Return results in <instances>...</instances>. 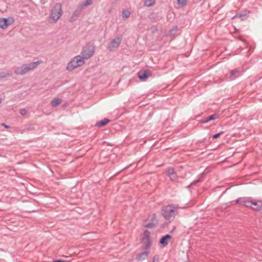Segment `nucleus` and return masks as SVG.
<instances>
[{"mask_svg": "<svg viewBox=\"0 0 262 262\" xmlns=\"http://www.w3.org/2000/svg\"><path fill=\"white\" fill-rule=\"evenodd\" d=\"M155 4V0H145L144 5L146 7H151Z\"/></svg>", "mask_w": 262, "mask_h": 262, "instance_id": "nucleus-21", "label": "nucleus"}, {"mask_svg": "<svg viewBox=\"0 0 262 262\" xmlns=\"http://www.w3.org/2000/svg\"><path fill=\"white\" fill-rule=\"evenodd\" d=\"M149 251H145L137 254L136 259L138 261L145 260L148 256Z\"/></svg>", "mask_w": 262, "mask_h": 262, "instance_id": "nucleus-16", "label": "nucleus"}, {"mask_svg": "<svg viewBox=\"0 0 262 262\" xmlns=\"http://www.w3.org/2000/svg\"><path fill=\"white\" fill-rule=\"evenodd\" d=\"M154 16H155V13H151L149 14L148 17H149V18L153 19V18H155Z\"/></svg>", "mask_w": 262, "mask_h": 262, "instance_id": "nucleus-34", "label": "nucleus"}, {"mask_svg": "<svg viewBox=\"0 0 262 262\" xmlns=\"http://www.w3.org/2000/svg\"><path fill=\"white\" fill-rule=\"evenodd\" d=\"M161 213L165 220L170 222L177 214V208L174 205H167L162 208Z\"/></svg>", "mask_w": 262, "mask_h": 262, "instance_id": "nucleus-2", "label": "nucleus"}, {"mask_svg": "<svg viewBox=\"0 0 262 262\" xmlns=\"http://www.w3.org/2000/svg\"><path fill=\"white\" fill-rule=\"evenodd\" d=\"M20 114H21V115H23V116H24V115H26V113H27V110H26V109H25V108H24V109H21V110H20Z\"/></svg>", "mask_w": 262, "mask_h": 262, "instance_id": "nucleus-32", "label": "nucleus"}, {"mask_svg": "<svg viewBox=\"0 0 262 262\" xmlns=\"http://www.w3.org/2000/svg\"><path fill=\"white\" fill-rule=\"evenodd\" d=\"M171 238V236L169 234H166L162 236L159 241V244L163 247H166L168 244V240Z\"/></svg>", "mask_w": 262, "mask_h": 262, "instance_id": "nucleus-14", "label": "nucleus"}, {"mask_svg": "<svg viewBox=\"0 0 262 262\" xmlns=\"http://www.w3.org/2000/svg\"><path fill=\"white\" fill-rule=\"evenodd\" d=\"M151 75V73L149 70L140 71L138 73V76L142 81H146Z\"/></svg>", "mask_w": 262, "mask_h": 262, "instance_id": "nucleus-10", "label": "nucleus"}, {"mask_svg": "<svg viewBox=\"0 0 262 262\" xmlns=\"http://www.w3.org/2000/svg\"><path fill=\"white\" fill-rule=\"evenodd\" d=\"M9 76V74L5 73L4 72L0 73V77L1 78H6V77H8Z\"/></svg>", "mask_w": 262, "mask_h": 262, "instance_id": "nucleus-29", "label": "nucleus"}, {"mask_svg": "<svg viewBox=\"0 0 262 262\" xmlns=\"http://www.w3.org/2000/svg\"><path fill=\"white\" fill-rule=\"evenodd\" d=\"M178 3L179 5L185 6L186 4L187 0H178Z\"/></svg>", "mask_w": 262, "mask_h": 262, "instance_id": "nucleus-27", "label": "nucleus"}, {"mask_svg": "<svg viewBox=\"0 0 262 262\" xmlns=\"http://www.w3.org/2000/svg\"><path fill=\"white\" fill-rule=\"evenodd\" d=\"M92 4V0H86L80 6H83V8H84V6H88L91 5Z\"/></svg>", "mask_w": 262, "mask_h": 262, "instance_id": "nucleus-25", "label": "nucleus"}, {"mask_svg": "<svg viewBox=\"0 0 262 262\" xmlns=\"http://www.w3.org/2000/svg\"><path fill=\"white\" fill-rule=\"evenodd\" d=\"M175 229H176V227H173V228L172 229V230L170 231V232H171H171H172L174 231V230Z\"/></svg>", "mask_w": 262, "mask_h": 262, "instance_id": "nucleus-38", "label": "nucleus"}, {"mask_svg": "<svg viewBox=\"0 0 262 262\" xmlns=\"http://www.w3.org/2000/svg\"><path fill=\"white\" fill-rule=\"evenodd\" d=\"M2 125L4 126L6 128H9V126L8 125L5 124V123H2Z\"/></svg>", "mask_w": 262, "mask_h": 262, "instance_id": "nucleus-35", "label": "nucleus"}, {"mask_svg": "<svg viewBox=\"0 0 262 262\" xmlns=\"http://www.w3.org/2000/svg\"><path fill=\"white\" fill-rule=\"evenodd\" d=\"M152 262H159V258L158 255H156L154 256Z\"/></svg>", "mask_w": 262, "mask_h": 262, "instance_id": "nucleus-31", "label": "nucleus"}, {"mask_svg": "<svg viewBox=\"0 0 262 262\" xmlns=\"http://www.w3.org/2000/svg\"><path fill=\"white\" fill-rule=\"evenodd\" d=\"M200 181L199 179L193 182L192 183H191V186H194L195 185H196L198 183H199Z\"/></svg>", "mask_w": 262, "mask_h": 262, "instance_id": "nucleus-33", "label": "nucleus"}, {"mask_svg": "<svg viewBox=\"0 0 262 262\" xmlns=\"http://www.w3.org/2000/svg\"><path fill=\"white\" fill-rule=\"evenodd\" d=\"M110 121V120L109 119H108L107 118H104L103 120H101L100 121H99L97 122L96 124H95V126L98 127H101L104 126Z\"/></svg>", "mask_w": 262, "mask_h": 262, "instance_id": "nucleus-18", "label": "nucleus"}, {"mask_svg": "<svg viewBox=\"0 0 262 262\" xmlns=\"http://www.w3.org/2000/svg\"><path fill=\"white\" fill-rule=\"evenodd\" d=\"M235 204H239V205H242V198H240L234 201Z\"/></svg>", "mask_w": 262, "mask_h": 262, "instance_id": "nucleus-30", "label": "nucleus"}, {"mask_svg": "<svg viewBox=\"0 0 262 262\" xmlns=\"http://www.w3.org/2000/svg\"><path fill=\"white\" fill-rule=\"evenodd\" d=\"M84 63V60L81 56L78 55L74 57L68 63L67 70L72 71L73 70L81 67Z\"/></svg>", "mask_w": 262, "mask_h": 262, "instance_id": "nucleus-3", "label": "nucleus"}, {"mask_svg": "<svg viewBox=\"0 0 262 262\" xmlns=\"http://www.w3.org/2000/svg\"><path fill=\"white\" fill-rule=\"evenodd\" d=\"M241 70L237 69L233 70L231 71L228 75H227V78L230 80H233L239 77L241 75Z\"/></svg>", "mask_w": 262, "mask_h": 262, "instance_id": "nucleus-12", "label": "nucleus"}, {"mask_svg": "<svg viewBox=\"0 0 262 262\" xmlns=\"http://www.w3.org/2000/svg\"><path fill=\"white\" fill-rule=\"evenodd\" d=\"M14 22L13 17L1 18H0V28L6 29L9 25Z\"/></svg>", "mask_w": 262, "mask_h": 262, "instance_id": "nucleus-8", "label": "nucleus"}, {"mask_svg": "<svg viewBox=\"0 0 262 262\" xmlns=\"http://www.w3.org/2000/svg\"><path fill=\"white\" fill-rule=\"evenodd\" d=\"M151 241L142 240V249L145 251H146L147 250L149 249L151 247Z\"/></svg>", "mask_w": 262, "mask_h": 262, "instance_id": "nucleus-19", "label": "nucleus"}, {"mask_svg": "<svg viewBox=\"0 0 262 262\" xmlns=\"http://www.w3.org/2000/svg\"><path fill=\"white\" fill-rule=\"evenodd\" d=\"M150 220L151 222H155V221L156 222V224H158V221L156 219V215L155 214H151Z\"/></svg>", "mask_w": 262, "mask_h": 262, "instance_id": "nucleus-26", "label": "nucleus"}, {"mask_svg": "<svg viewBox=\"0 0 262 262\" xmlns=\"http://www.w3.org/2000/svg\"><path fill=\"white\" fill-rule=\"evenodd\" d=\"M251 208L257 211L262 210V201L253 199Z\"/></svg>", "mask_w": 262, "mask_h": 262, "instance_id": "nucleus-11", "label": "nucleus"}, {"mask_svg": "<svg viewBox=\"0 0 262 262\" xmlns=\"http://www.w3.org/2000/svg\"><path fill=\"white\" fill-rule=\"evenodd\" d=\"M166 174L168 176L170 180L173 182H177L178 181V177L174 169L172 167L168 168L166 170Z\"/></svg>", "mask_w": 262, "mask_h": 262, "instance_id": "nucleus-7", "label": "nucleus"}, {"mask_svg": "<svg viewBox=\"0 0 262 262\" xmlns=\"http://www.w3.org/2000/svg\"><path fill=\"white\" fill-rule=\"evenodd\" d=\"M156 225H157L156 222L155 221V222H150V223H148V224H144V227L145 228L151 229V228H154L156 227Z\"/></svg>", "mask_w": 262, "mask_h": 262, "instance_id": "nucleus-22", "label": "nucleus"}, {"mask_svg": "<svg viewBox=\"0 0 262 262\" xmlns=\"http://www.w3.org/2000/svg\"><path fill=\"white\" fill-rule=\"evenodd\" d=\"M253 199L250 197H244L242 198V205L246 207L250 208L252 207V202Z\"/></svg>", "mask_w": 262, "mask_h": 262, "instance_id": "nucleus-13", "label": "nucleus"}, {"mask_svg": "<svg viewBox=\"0 0 262 262\" xmlns=\"http://www.w3.org/2000/svg\"><path fill=\"white\" fill-rule=\"evenodd\" d=\"M130 15V13L129 11L126 10H123L122 17L123 18H128L129 17Z\"/></svg>", "mask_w": 262, "mask_h": 262, "instance_id": "nucleus-23", "label": "nucleus"}, {"mask_svg": "<svg viewBox=\"0 0 262 262\" xmlns=\"http://www.w3.org/2000/svg\"><path fill=\"white\" fill-rule=\"evenodd\" d=\"M60 103V101L58 98H55L52 101V105L53 107L57 106Z\"/></svg>", "mask_w": 262, "mask_h": 262, "instance_id": "nucleus-24", "label": "nucleus"}, {"mask_svg": "<svg viewBox=\"0 0 262 262\" xmlns=\"http://www.w3.org/2000/svg\"><path fill=\"white\" fill-rule=\"evenodd\" d=\"M2 98L0 97V104L2 103Z\"/></svg>", "mask_w": 262, "mask_h": 262, "instance_id": "nucleus-39", "label": "nucleus"}, {"mask_svg": "<svg viewBox=\"0 0 262 262\" xmlns=\"http://www.w3.org/2000/svg\"><path fill=\"white\" fill-rule=\"evenodd\" d=\"M219 117V115L217 114H214L208 117L203 119L201 120L200 122L201 123L204 124L209 122L210 121L214 120L215 119L218 118Z\"/></svg>", "mask_w": 262, "mask_h": 262, "instance_id": "nucleus-15", "label": "nucleus"}, {"mask_svg": "<svg viewBox=\"0 0 262 262\" xmlns=\"http://www.w3.org/2000/svg\"><path fill=\"white\" fill-rule=\"evenodd\" d=\"M224 133L223 132H221L220 133H219L217 134H215L212 136L213 139H216L219 138L221 135H222Z\"/></svg>", "mask_w": 262, "mask_h": 262, "instance_id": "nucleus-28", "label": "nucleus"}, {"mask_svg": "<svg viewBox=\"0 0 262 262\" xmlns=\"http://www.w3.org/2000/svg\"><path fill=\"white\" fill-rule=\"evenodd\" d=\"M95 47L92 45H87L83 48L81 52L82 56L83 59H89L94 53Z\"/></svg>", "mask_w": 262, "mask_h": 262, "instance_id": "nucleus-5", "label": "nucleus"}, {"mask_svg": "<svg viewBox=\"0 0 262 262\" xmlns=\"http://www.w3.org/2000/svg\"><path fill=\"white\" fill-rule=\"evenodd\" d=\"M249 13L250 12L249 11L245 10L240 13L237 14L235 16L233 17V18L238 17L241 18L242 20H244L248 17Z\"/></svg>", "mask_w": 262, "mask_h": 262, "instance_id": "nucleus-17", "label": "nucleus"}, {"mask_svg": "<svg viewBox=\"0 0 262 262\" xmlns=\"http://www.w3.org/2000/svg\"><path fill=\"white\" fill-rule=\"evenodd\" d=\"M150 232L146 230L144 231L143 237L142 238V240H146V241H151L150 236Z\"/></svg>", "mask_w": 262, "mask_h": 262, "instance_id": "nucleus-20", "label": "nucleus"}, {"mask_svg": "<svg viewBox=\"0 0 262 262\" xmlns=\"http://www.w3.org/2000/svg\"><path fill=\"white\" fill-rule=\"evenodd\" d=\"M62 14V5L60 3L56 4L50 12V18L54 23L56 22Z\"/></svg>", "mask_w": 262, "mask_h": 262, "instance_id": "nucleus-4", "label": "nucleus"}, {"mask_svg": "<svg viewBox=\"0 0 262 262\" xmlns=\"http://www.w3.org/2000/svg\"><path fill=\"white\" fill-rule=\"evenodd\" d=\"M177 30V27H176L174 29H172L170 31V32L171 33H172V32L173 31H176Z\"/></svg>", "mask_w": 262, "mask_h": 262, "instance_id": "nucleus-37", "label": "nucleus"}, {"mask_svg": "<svg viewBox=\"0 0 262 262\" xmlns=\"http://www.w3.org/2000/svg\"><path fill=\"white\" fill-rule=\"evenodd\" d=\"M53 262H64V261L60 259H56L53 261Z\"/></svg>", "mask_w": 262, "mask_h": 262, "instance_id": "nucleus-36", "label": "nucleus"}, {"mask_svg": "<svg viewBox=\"0 0 262 262\" xmlns=\"http://www.w3.org/2000/svg\"><path fill=\"white\" fill-rule=\"evenodd\" d=\"M42 61L38 60L36 62H33L28 64H23L20 67H17L14 68V72L18 75L26 74L28 72L35 69L38 65L41 63Z\"/></svg>", "mask_w": 262, "mask_h": 262, "instance_id": "nucleus-1", "label": "nucleus"}, {"mask_svg": "<svg viewBox=\"0 0 262 262\" xmlns=\"http://www.w3.org/2000/svg\"><path fill=\"white\" fill-rule=\"evenodd\" d=\"M122 41V37L116 36L110 42L108 47V49L110 51H113L115 49L117 48Z\"/></svg>", "mask_w": 262, "mask_h": 262, "instance_id": "nucleus-6", "label": "nucleus"}, {"mask_svg": "<svg viewBox=\"0 0 262 262\" xmlns=\"http://www.w3.org/2000/svg\"><path fill=\"white\" fill-rule=\"evenodd\" d=\"M83 9V6H79L74 11L73 14L70 18V21L72 23L76 20L80 16Z\"/></svg>", "mask_w": 262, "mask_h": 262, "instance_id": "nucleus-9", "label": "nucleus"}]
</instances>
